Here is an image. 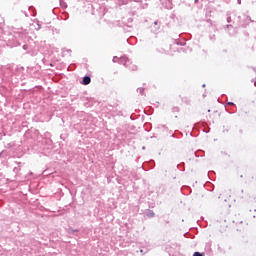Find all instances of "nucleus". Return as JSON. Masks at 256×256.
I'll use <instances>...</instances> for the list:
<instances>
[{
    "mask_svg": "<svg viewBox=\"0 0 256 256\" xmlns=\"http://www.w3.org/2000/svg\"><path fill=\"white\" fill-rule=\"evenodd\" d=\"M228 105H233V102H228Z\"/></svg>",
    "mask_w": 256,
    "mask_h": 256,
    "instance_id": "4",
    "label": "nucleus"
},
{
    "mask_svg": "<svg viewBox=\"0 0 256 256\" xmlns=\"http://www.w3.org/2000/svg\"><path fill=\"white\" fill-rule=\"evenodd\" d=\"M197 1H199V0H195V3H197Z\"/></svg>",
    "mask_w": 256,
    "mask_h": 256,
    "instance_id": "6",
    "label": "nucleus"
},
{
    "mask_svg": "<svg viewBox=\"0 0 256 256\" xmlns=\"http://www.w3.org/2000/svg\"><path fill=\"white\" fill-rule=\"evenodd\" d=\"M193 256H205V254H202L201 252H195Z\"/></svg>",
    "mask_w": 256,
    "mask_h": 256,
    "instance_id": "3",
    "label": "nucleus"
},
{
    "mask_svg": "<svg viewBox=\"0 0 256 256\" xmlns=\"http://www.w3.org/2000/svg\"><path fill=\"white\" fill-rule=\"evenodd\" d=\"M219 231H220V233H225V231H227V225H225V223L220 224Z\"/></svg>",
    "mask_w": 256,
    "mask_h": 256,
    "instance_id": "2",
    "label": "nucleus"
},
{
    "mask_svg": "<svg viewBox=\"0 0 256 256\" xmlns=\"http://www.w3.org/2000/svg\"><path fill=\"white\" fill-rule=\"evenodd\" d=\"M238 3L241 4V0H238Z\"/></svg>",
    "mask_w": 256,
    "mask_h": 256,
    "instance_id": "5",
    "label": "nucleus"
},
{
    "mask_svg": "<svg viewBox=\"0 0 256 256\" xmlns=\"http://www.w3.org/2000/svg\"><path fill=\"white\" fill-rule=\"evenodd\" d=\"M155 25H157V22H154Z\"/></svg>",
    "mask_w": 256,
    "mask_h": 256,
    "instance_id": "7",
    "label": "nucleus"
},
{
    "mask_svg": "<svg viewBox=\"0 0 256 256\" xmlns=\"http://www.w3.org/2000/svg\"><path fill=\"white\" fill-rule=\"evenodd\" d=\"M91 83V77L85 76L82 81V85H89Z\"/></svg>",
    "mask_w": 256,
    "mask_h": 256,
    "instance_id": "1",
    "label": "nucleus"
}]
</instances>
